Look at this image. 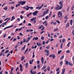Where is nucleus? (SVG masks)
Returning a JSON list of instances; mask_svg holds the SVG:
<instances>
[{
  "instance_id": "f257e3e1",
  "label": "nucleus",
  "mask_w": 74,
  "mask_h": 74,
  "mask_svg": "<svg viewBox=\"0 0 74 74\" xmlns=\"http://www.w3.org/2000/svg\"><path fill=\"white\" fill-rule=\"evenodd\" d=\"M62 7H63V6H60L59 7V5H58L57 7H55L54 8L55 10H61L62 8Z\"/></svg>"
},
{
  "instance_id": "f03ea898",
  "label": "nucleus",
  "mask_w": 74,
  "mask_h": 74,
  "mask_svg": "<svg viewBox=\"0 0 74 74\" xmlns=\"http://www.w3.org/2000/svg\"><path fill=\"white\" fill-rule=\"evenodd\" d=\"M26 1H19L20 4H21V5H23L24 4H26Z\"/></svg>"
},
{
  "instance_id": "7ed1b4c3",
  "label": "nucleus",
  "mask_w": 74,
  "mask_h": 74,
  "mask_svg": "<svg viewBox=\"0 0 74 74\" xmlns=\"http://www.w3.org/2000/svg\"><path fill=\"white\" fill-rule=\"evenodd\" d=\"M38 11H36L33 12L32 14L34 16H36L37 15V14H38Z\"/></svg>"
},
{
  "instance_id": "20e7f679",
  "label": "nucleus",
  "mask_w": 74,
  "mask_h": 74,
  "mask_svg": "<svg viewBox=\"0 0 74 74\" xmlns=\"http://www.w3.org/2000/svg\"><path fill=\"white\" fill-rule=\"evenodd\" d=\"M13 26H14V25H12L10 26H9L5 28H4L3 29L4 30H5L6 29H8V28H10V27H13Z\"/></svg>"
},
{
  "instance_id": "39448f33",
  "label": "nucleus",
  "mask_w": 74,
  "mask_h": 74,
  "mask_svg": "<svg viewBox=\"0 0 74 74\" xmlns=\"http://www.w3.org/2000/svg\"><path fill=\"white\" fill-rule=\"evenodd\" d=\"M65 71H66V68H64L62 71V74H64L65 73Z\"/></svg>"
},
{
  "instance_id": "423d86ee",
  "label": "nucleus",
  "mask_w": 74,
  "mask_h": 74,
  "mask_svg": "<svg viewBox=\"0 0 74 74\" xmlns=\"http://www.w3.org/2000/svg\"><path fill=\"white\" fill-rule=\"evenodd\" d=\"M30 72L31 74H36V72L34 71H32V70H31Z\"/></svg>"
},
{
  "instance_id": "0eeeda50",
  "label": "nucleus",
  "mask_w": 74,
  "mask_h": 74,
  "mask_svg": "<svg viewBox=\"0 0 74 74\" xmlns=\"http://www.w3.org/2000/svg\"><path fill=\"white\" fill-rule=\"evenodd\" d=\"M60 15V16L62 17V16L63 14H62V13H61V11H59L58 13V15Z\"/></svg>"
},
{
  "instance_id": "6e6552de",
  "label": "nucleus",
  "mask_w": 74,
  "mask_h": 74,
  "mask_svg": "<svg viewBox=\"0 0 74 74\" xmlns=\"http://www.w3.org/2000/svg\"><path fill=\"white\" fill-rule=\"evenodd\" d=\"M63 1H60L59 3V4L60 5V6H63V3H62Z\"/></svg>"
},
{
  "instance_id": "1a4fd4ad",
  "label": "nucleus",
  "mask_w": 74,
  "mask_h": 74,
  "mask_svg": "<svg viewBox=\"0 0 74 74\" xmlns=\"http://www.w3.org/2000/svg\"><path fill=\"white\" fill-rule=\"evenodd\" d=\"M44 57H42L41 58V61L42 64H43V63H44Z\"/></svg>"
},
{
  "instance_id": "9d476101",
  "label": "nucleus",
  "mask_w": 74,
  "mask_h": 74,
  "mask_svg": "<svg viewBox=\"0 0 74 74\" xmlns=\"http://www.w3.org/2000/svg\"><path fill=\"white\" fill-rule=\"evenodd\" d=\"M47 67V65H44L43 67L41 69L42 70H44Z\"/></svg>"
},
{
  "instance_id": "9b49d317",
  "label": "nucleus",
  "mask_w": 74,
  "mask_h": 74,
  "mask_svg": "<svg viewBox=\"0 0 74 74\" xmlns=\"http://www.w3.org/2000/svg\"><path fill=\"white\" fill-rule=\"evenodd\" d=\"M25 47L26 45H24L23 47L21 48V51H23V50H25Z\"/></svg>"
},
{
  "instance_id": "f8f14e48",
  "label": "nucleus",
  "mask_w": 74,
  "mask_h": 74,
  "mask_svg": "<svg viewBox=\"0 0 74 74\" xmlns=\"http://www.w3.org/2000/svg\"><path fill=\"white\" fill-rule=\"evenodd\" d=\"M65 64H66V65H69V62H68V61H67V60H65Z\"/></svg>"
},
{
  "instance_id": "ddd939ff",
  "label": "nucleus",
  "mask_w": 74,
  "mask_h": 74,
  "mask_svg": "<svg viewBox=\"0 0 74 74\" xmlns=\"http://www.w3.org/2000/svg\"><path fill=\"white\" fill-rule=\"evenodd\" d=\"M37 46H38V47H40L41 45V42H39L38 43V42H37Z\"/></svg>"
},
{
  "instance_id": "4468645a",
  "label": "nucleus",
  "mask_w": 74,
  "mask_h": 74,
  "mask_svg": "<svg viewBox=\"0 0 74 74\" xmlns=\"http://www.w3.org/2000/svg\"><path fill=\"white\" fill-rule=\"evenodd\" d=\"M38 37H34V38L32 40H34V39L35 40H38Z\"/></svg>"
},
{
  "instance_id": "2eb2a0df",
  "label": "nucleus",
  "mask_w": 74,
  "mask_h": 74,
  "mask_svg": "<svg viewBox=\"0 0 74 74\" xmlns=\"http://www.w3.org/2000/svg\"><path fill=\"white\" fill-rule=\"evenodd\" d=\"M26 7H27L26 9V10H29V8H30V7H29L28 5H26Z\"/></svg>"
},
{
  "instance_id": "dca6fc26",
  "label": "nucleus",
  "mask_w": 74,
  "mask_h": 74,
  "mask_svg": "<svg viewBox=\"0 0 74 74\" xmlns=\"http://www.w3.org/2000/svg\"><path fill=\"white\" fill-rule=\"evenodd\" d=\"M44 3L42 4L41 6H40L39 9H38V10H41V8H42V7L44 6Z\"/></svg>"
},
{
  "instance_id": "f3484780",
  "label": "nucleus",
  "mask_w": 74,
  "mask_h": 74,
  "mask_svg": "<svg viewBox=\"0 0 74 74\" xmlns=\"http://www.w3.org/2000/svg\"><path fill=\"white\" fill-rule=\"evenodd\" d=\"M31 22H33V21L36 19V18H31Z\"/></svg>"
},
{
  "instance_id": "a211bd4d",
  "label": "nucleus",
  "mask_w": 74,
  "mask_h": 74,
  "mask_svg": "<svg viewBox=\"0 0 74 74\" xmlns=\"http://www.w3.org/2000/svg\"><path fill=\"white\" fill-rule=\"evenodd\" d=\"M69 26H70V23H69V22H68L66 25V27H68Z\"/></svg>"
},
{
  "instance_id": "6ab92c4d",
  "label": "nucleus",
  "mask_w": 74,
  "mask_h": 74,
  "mask_svg": "<svg viewBox=\"0 0 74 74\" xmlns=\"http://www.w3.org/2000/svg\"><path fill=\"white\" fill-rule=\"evenodd\" d=\"M69 66H73V64H71V62H69Z\"/></svg>"
},
{
  "instance_id": "aec40b11",
  "label": "nucleus",
  "mask_w": 74,
  "mask_h": 74,
  "mask_svg": "<svg viewBox=\"0 0 74 74\" xmlns=\"http://www.w3.org/2000/svg\"><path fill=\"white\" fill-rule=\"evenodd\" d=\"M70 25H73V20H71L70 21Z\"/></svg>"
},
{
  "instance_id": "412c9836",
  "label": "nucleus",
  "mask_w": 74,
  "mask_h": 74,
  "mask_svg": "<svg viewBox=\"0 0 74 74\" xmlns=\"http://www.w3.org/2000/svg\"><path fill=\"white\" fill-rule=\"evenodd\" d=\"M5 8H3V10H8V7H7V6H5Z\"/></svg>"
},
{
  "instance_id": "4be33fe9",
  "label": "nucleus",
  "mask_w": 74,
  "mask_h": 74,
  "mask_svg": "<svg viewBox=\"0 0 74 74\" xmlns=\"http://www.w3.org/2000/svg\"><path fill=\"white\" fill-rule=\"evenodd\" d=\"M20 5H20V3H19V2L18 4L16 5L15 7L16 8H18V6H20Z\"/></svg>"
},
{
  "instance_id": "5701e85b",
  "label": "nucleus",
  "mask_w": 74,
  "mask_h": 74,
  "mask_svg": "<svg viewBox=\"0 0 74 74\" xmlns=\"http://www.w3.org/2000/svg\"><path fill=\"white\" fill-rule=\"evenodd\" d=\"M25 59V57H24L23 56L21 58V61H22L23 60V59Z\"/></svg>"
},
{
  "instance_id": "b1692460",
  "label": "nucleus",
  "mask_w": 74,
  "mask_h": 74,
  "mask_svg": "<svg viewBox=\"0 0 74 74\" xmlns=\"http://www.w3.org/2000/svg\"><path fill=\"white\" fill-rule=\"evenodd\" d=\"M13 19H15V18L14 17V16L12 17L11 21H12L13 20Z\"/></svg>"
},
{
  "instance_id": "393cba45",
  "label": "nucleus",
  "mask_w": 74,
  "mask_h": 74,
  "mask_svg": "<svg viewBox=\"0 0 74 74\" xmlns=\"http://www.w3.org/2000/svg\"><path fill=\"white\" fill-rule=\"evenodd\" d=\"M43 25H40L38 28V29H41V28H42V27H43Z\"/></svg>"
},
{
  "instance_id": "a878e982",
  "label": "nucleus",
  "mask_w": 74,
  "mask_h": 74,
  "mask_svg": "<svg viewBox=\"0 0 74 74\" xmlns=\"http://www.w3.org/2000/svg\"><path fill=\"white\" fill-rule=\"evenodd\" d=\"M52 57L53 59H55V58H56V56H55V55L53 54Z\"/></svg>"
},
{
  "instance_id": "bb28decb",
  "label": "nucleus",
  "mask_w": 74,
  "mask_h": 74,
  "mask_svg": "<svg viewBox=\"0 0 74 74\" xmlns=\"http://www.w3.org/2000/svg\"><path fill=\"white\" fill-rule=\"evenodd\" d=\"M45 52L47 53H49V50H47V49H45Z\"/></svg>"
},
{
  "instance_id": "cd10ccee",
  "label": "nucleus",
  "mask_w": 74,
  "mask_h": 74,
  "mask_svg": "<svg viewBox=\"0 0 74 74\" xmlns=\"http://www.w3.org/2000/svg\"><path fill=\"white\" fill-rule=\"evenodd\" d=\"M47 71H50V66H48L47 68Z\"/></svg>"
},
{
  "instance_id": "c85d7f7f",
  "label": "nucleus",
  "mask_w": 74,
  "mask_h": 74,
  "mask_svg": "<svg viewBox=\"0 0 74 74\" xmlns=\"http://www.w3.org/2000/svg\"><path fill=\"white\" fill-rule=\"evenodd\" d=\"M41 39L42 40H44V37L43 36H41Z\"/></svg>"
},
{
  "instance_id": "c756f323",
  "label": "nucleus",
  "mask_w": 74,
  "mask_h": 74,
  "mask_svg": "<svg viewBox=\"0 0 74 74\" xmlns=\"http://www.w3.org/2000/svg\"><path fill=\"white\" fill-rule=\"evenodd\" d=\"M19 69V67L18 66H17V67L16 68V72Z\"/></svg>"
},
{
  "instance_id": "7c9ffc66",
  "label": "nucleus",
  "mask_w": 74,
  "mask_h": 74,
  "mask_svg": "<svg viewBox=\"0 0 74 74\" xmlns=\"http://www.w3.org/2000/svg\"><path fill=\"white\" fill-rule=\"evenodd\" d=\"M49 47H50V46H49V45H48L47 47H46V49H48L49 48Z\"/></svg>"
},
{
  "instance_id": "2f4dec72",
  "label": "nucleus",
  "mask_w": 74,
  "mask_h": 74,
  "mask_svg": "<svg viewBox=\"0 0 74 74\" xmlns=\"http://www.w3.org/2000/svg\"><path fill=\"white\" fill-rule=\"evenodd\" d=\"M49 9L47 10L46 11V12H45V13H46V14H48V12H49Z\"/></svg>"
},
{
  "instance_id": "473e14b6",
  "label": "nucleus",
  "mask_w": 74,
  "mask_h": 74,
  "mask_svg": "<svg viewBox=\"0 0 74 74\" xmlns=\"http://www.w3.org/2000/svg\"><path fill=\"white\" fill-rule=\"evenodd\" d=\"M58 30H59L58 28H56L54 29V32H56V31H58Z\"/></svg>"
},
{
  "instance_id": "72a5a7b5",
  "label": "nucleus",
  "mask_w": 74,
  "mask_h": 74,
  "mask_svg": "<svg viewBox=\"0 0 74 74\" xmlns=\"http://www.w3.org/2000/svg\"><path fill=\"white\" fill-rule=\"evenodd\" d=\"M25 66L26 67V68H27L28 67V63H26L25 64Z\"/></svg>"
},
{
  "instance_id": "f704fd0d",
  "label": "nucleus",
  "mask_w": 74,
  "mask_h": 74,
  "mask_svg": "<svg viewBox=\"0 0 74 74\" xmlns=\"http://www.w3.org/2000/svg\"><path fill=\"white\" fill-rule=\"evenodd\" d=\"M8 23V21H7V22H5V23H3L2 24V25H5V24H6V23Z\"/></svg>"
},
{
  "instance_id": "c9c22d12",
  "label": "nucleus",
  "mask_w": 74,
  "mask_h": 74,
  "mask_svg": "<svg viewBox=\"0 0 74 74\" xmlns=\"http://www.w3.org/2000/svg\"><path fill=\"white\" fill-rule=\"evenodd\" d=\"M65 41H66V39H62V42L64 43V42H65Z\"/></svg>"
},
{
  "instance_id": "e433bc0d",
  "label": "nucleus",
  "mask_w": 74,
  "mask_h": 74,
  "mask_svg": "<svg viewBox=\"0 0 74 74\" xmlns=\"http://www.w3.org/2000/svg\"><path fill=\"white\" fill-rule=\"evenodd\" d=\"M56 22H57V23H58L59 24H60V22L59 21L57 20L56 21Z\"/></svg>"
},
{
  "instance_id": "4c0bfd02",
  "label": "nucleus",
  "mask_w": 74,
  "mask_h": 74,
  "mask_svg": "<svg viewBox=\"0 0 74 74\" xmlns=\"http://www.w3.org/2000/svg\"><path fill=\"white\" fill-rule=\"evenodd\" d=\"M20 69H22V68H23V66H22V65L21 64H20Z\"/></svg>"
},
{
  "instance_id": "58836bf2",
  "label": "nucleus",
  "mask_w": 74,
  "mask_h": 74,
  "mask_svg": "<svg viewBox=\"0 0 74 74\" xmlns=\"http://www.w3.org/2000/svg\"><path fill=\"white\" fill-rule=\"evenodd\" d=\"M74 5H72V7L71 9V10H72V11H73V10H74Z\"/></svg>"
},
{
  "instance_id": "ea45409f",
  "label": "nucleus",
  "mask_w": 74,
  "mask_h": 74,
  "mask_svg": "<svg viewBox=\"0 0 74 74\" xmlns=\"http://www.w3.org/2000/svg\"><path fill=\"white\" fill-rule=\"evenodd\" d=\"M64 56H61V58H60V60H62V59H63V58H64Z\"/></svg>"
},
{
  "instance_id": "a19ab883",
  "label": "nucleus",
  "mask_w": 74,
  "mask_h": 74,
  "mask_svg": "<svg viewBox=\"0 0 74 74\" xmlns=\"http://www.w3.org/2000/svg\"><path fill=\"white\" fill-rule=\"evenodd\" d=\"M61 52H62V50H60V51H58V55H59Z\"/></svg>"
},
{
  "instance_id": "79ce46f5",
  "label": "nucleus",
  "mask_w": 74,
  "mask_h": 74,
  "mask_svg": "<svg viewBox=\"0 0 74 74\" xmlns=\"http://www.w3.org/2000/svg\"><path fill=\"white\" fill-rule=\"evenodd\" d=\"M8 52H9V50H7L5 52V53H7Z\"/></svg>"
},
{
  "instance_id": "37998d69",
  "label": "nucleus",
  "mask_w": 74,
  "mask_h": 74,
  "mask_svg": "<svg viewBox=\"0 0 74 74\" xmlns=\"http://www.w3.org/2000/svg\"><path fill=\"white\" fill-rule=\"evenodd\" d=\"M47 23V21H45L43 23V24L44 25Z\"/></svg>"
},
{
  "instance_id": "c03bdc74",
  "label": "nucleus",
  "mask_w": 74,
  "mask_h": 74,
  "mask_svg": "<svg viewBox=\"0 0 74 74\" xmlns=\"http://www.w3.org/2000/svg\"><path fill=\"white\" fill-rule=\"evenodd\" d=\"M45 14H46L45 13V12L44 11L43 13V15H42L43 16H45Z\"/></svg>"
},
{
  "instance_id": "a18cd8bd",
  "label": "nucleus",
  "mask_w": 74,
  "mask_h": 74,
  "mask_svg": "<svg viewBox=\"0 0 74 74\" xmlns=\"http://www.w3.org/2000/svg\"><path fill=\"white\" fill-rule=\"evenodd\" d=\"M22 27H21V28H19L18 29V31L20 32V31L22 29Z\"/></svg>"
},
{
  "instance_id": "49530a36",
  "label": "nucleus",
  "mask_w": 74,
  "mask_h": 74,
  "mask_svg": "<svg viewBox=\"0 0 74 74\" xmlns=\"http://www.w3.org/2000/svg\"><path fill=\"white\" fill-rule=\"evenodd\" d=\"M11 9L12 10H14V7L13 6H12L11 8Z\"/></svg>"
},
{
  "instance_id": "de8ad7c7",
  "label": "nucleus",
  "mask_w": 74,
  "mask_h": 74,
  "mask_svg": "<svg viewBox=\"0 0 74 74\" xmlns=\"http://www.w3.org/2000/svg\"><path fill=\"white\" fill-rule=\"evenodd\" d=\"M65 19H68V18H67V16H65L64 17Z\"/></svg>"
},
{
  "instance_id": "09e8293b",
  "label": "nucleus",
  "mask_w": 74,
  "mask_h": 74,
  "mask_svg": "<svg viewBox=\"0 0 74 74\" xmlns=\"http://www.w3.org/2000/svg\"><path fill=\"white\" fill-rule=\"evenodd\" d=\"M29 63L30 64H32V60H30L29 61Z\"/></svg>"
},
{
  "instance_id": "8fccbe9b",
  "label": "nucleus",
  "mask_w": 74,
  "mask_h": 74,
  "mask_svg": "<svg viewBox=\"0 0 74 74\" xmlns=\"http://www.w3.org/2000/svg\"><path fill=\"white\" fill-rule=\"evenodd\" d=\"M66 53H70V50H68L66 51Z\"/></svg>"
},
{
  "instance_id": "3c124183",
  "label": "nucleus",
  "mask_w": 74,
  "mask_h": 74,
  "mask_svg": "<svg viewBox=\"0 0 74 74\" xmlns=\"http://www.w3.org/2000/svg\"><path fill=\"white\" fill-rule=\"evenodd\" d=\"M59 71V68H57L56 70V71L57 72H58V71Z\"/></svg>"
},
{
  "instance_id": "603ef678",
  "label": "nucleus",
  "mask_w": 74,
  "mask_h": 74,
  "mask_svg": "<svg viewBox=\"0 0 74 74\" xmlns=\"http://www.w3.org/2000/svg\"><path fill=\"white\" fill-rule=\"evenodd\" d=\"M26 32H27V33H29V32H30V30L29 29H27L26 30Z\"/></svg>"
},
{
  "instance_id": "864d4df0",
  "label": "nucleus",
  "mask_w": 74,
  "mask_h": 74,
  "mask_svg": "<svg viewBox=\"0 0 74 74\" xmlns=\"http://www.w3.org/2000/svg\"><path fill=\"white\" fill-rule=\"evenodd\" d=\"M37 64H40V61L39 60H38L37 61Z\"/></svg>"
},
{
  "instance_id": "5fc2aeb1",
  "label": "nucleus",
  "mask_w": 74,
  "mask_h": 74,
  "mask_svg": "<svg viewBox=\"0 0 74 74\" xmlns=\"http://www.w3.org/2000/svg\"><path fill=\"white\" fill-rule=\"evenodd\" d=\"M7 35L6 34H5L3 36V38H5L6 37V35Z\"/></svg>"
},
{
  "instance_id": "6e6d98bb",
  "label": "nucleus",
  "mask_w": 74,
  "mask_h": 74,
  "mask_svg": "<svg viewBox=\"0 0 74 74\" xmlns=\"http://www.w3.org/2000/svg\"><path fill=\"white\" fill-rule=\"evenodd\" d=\"M62 45H63V43H62L61 45V47H60L61 49H62Z\"/></svg>"
},
{
  "instance_id": "4d7b16f0",
  "label": "nucleus",
  "mask_w": 74,
  "mask_h": 74,
  "mask_svg": "<svg viewBox=\"0 0 74 74\" xmlns=\"http://www.w3.org/2000/svg\"><path fill=\"white\" fill-rule=\"evenodd\" d=\"M67 19H65L64 21V23H66V22H67Z\"/></svg>"
},
{
  "instance_id": "13d9d810",
  "label": "nucleus",
  "mask_w": 74,
  "mask_h": 74,
  "mask_svg": "<svg viewBox=\"0 0 74 74\" xmlns=\"http://www.w3.org/2000/svg\"><path fill=\"white\" fill-rule=\"evenodd\" d=\"M17 20L18 21V22H19V21H21V20H20V18H18L17 19Z\"/></svg>"
},
{
  "instance_id": "bf43d9fd",
  "label": "nucleus",
  "mask_w": 74,
  "mask_h": 74,
  "mask_svg": "<svg viewBox=\"0 0 74 74\" xmlns=\"http://www.w3.org/2000/svg\"><path fill=\"white\" fill-rule=\"evenodd\" d=\"M49 42V40H48L46 42H45V44H48V43Z\"/></svg>"
},
{
  "instance_id": "052dcab7",
  "label": "nucleus",
  "mask_w": 74,
  "mask_h": 74,
  "mask_svg": "<svg viewBox=\"0 0 74 74\" xmlns=\"http://www.w3.org/2000/svg\"><path fill=\"white\" fill-rule=\"evenodd\" d=\"M23 43H25V42H26V40H25V39H24L23 40Z\"/></svg>"
},
{
  "instance_id": "680f3d73",
  "label": "nucleus",
  "mask_w": 74,
  "mask_h": 74,
  "mask_svg": "<svg viewBox=\"0 0 74 74\" xmlns=\"http://www.w3.org/2000/svg\"><path fill=\"white\" fill-rule=\"evenodd\" d=\"M16 40V38H14L13 40V41H15Z\"/></svg>"
},
{
  "instance_id": "e2e57ef3",
  "label": "nucleus",
  "mask_w": 74,
  "mask_h": 74,
  "mask_svg": "<svg viewBox=\"0 0 74 74\" xmlns=\"http://www.w3.org/2000/svg\"><path fill=\"white\" fill-rule=\"evenodd\" d=\"M48 18V16H47L46 17H45V19H47Z\"/></svg>"
},
{
  "instance_id": "0e129e2a",
  "label": "nucleus",
  "mask_w": 74,
  "mask_h": 74,
  "mask_svg": "<svg viewBox=\"0 0 74 74\" xmlns=\"http://www.w3.org/2000/svg\"><path fill=\"white\" fill-rule=\"evenodd\" d=\"M60 64H61V65L62 66V64H63V61H61L60 62Z\"/></svg>"
},
{
  "instance_id": "69168bd1",
  "label": "nucleus",
  "mask_w": 74,
  "mask_h": 74,
  "mask_svg": "<svg viewBox=\"0 0 74 74\" xmlns=\"http://www.w3.org/2000/svg\"><path fill=\"white\" fill-rule=\"evenodd\" d=\"M29 8H30L31 10H33V7H29Z\"/></svg>"
},
{
  "instance_id": "338daca9",
  "label": "nucleus",
  "mask_w": 74,
  "mask_h": 74,
  "mask_svg": "<svg viewBox=\"0 0 74 74\" xmlns=\"http://www.w3.org/2000/svg\"><path fill=\"white\" fill-rule=\"evenodd\" d=\"M60 71H59L58 72L56 73L57 74H60Z\"/></svg>"
},
{
  "instance_id": "774afa93",
  "label": "nucleus",
  "mask_w": 74,
  "mask_h": 74,
  "mask_svg": "<svg viewBox=\"0 0 74 74\" xmlns=\"http://www.w3.org/2000/svg\"><path fill=\"white\" fill-rule=\"evenodd\" d=\"M44 32H45V31H43L40 32V33L41 34H42V33H44Z\"/></svg>"
}]
</instances>
